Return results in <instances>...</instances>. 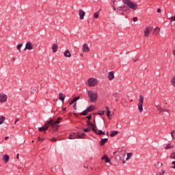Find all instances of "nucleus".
<instances>
[{"label": "nucleus", "instance_id": "obj_15", "mask_svg": "<svg viewBox=\"0 0 175 175\" xmlns=\"http://www.w3.org/2000/svg\"><path fill=\"white\" fill-rule=\"evenodd\" d=\"M107 142H109V139L107 138H104V139H102L100 141V146H105V144H106V143H107Z\"/></svg>", "mask_w": 175, "mask_h": 175}, {"label": "nucleus", "instance_id": "obj_51", "mask_svg": "<svg viewBox=\"0 0 175 175\" xmlns=\"http://www.w3.org/2000/svg\"><path fill=\"white\" fill-rule=\"evenodd\" d=\"M172 165H174V166L172 167L173 169H175V161L172 163Z\"/></svg>", "mask_w": 175, "mask_h": 175}, {"label": "nucleus", "instance_id": "obj_31", "mask_svg": "<svg viewBox=\"0 0 175 175\" xmlns=\"http://www.w3.org/2000/svg\"><path fill=\"white\" fill-rule=\"evenodd\" d=\"M5 116H0V125H2L3 124V121H5Z\"/></svg>", "mask_w": 175, "mask_h": 175}, {"label": "nucleus", "instance_id": "obj_36", "mask_svg": "<svg viewBox=\"0 0 175 175\" xmlns=\"http://www.w3.org/2000/svg\"><path fill=\"white\" fill-rule=\"evenodd\" d=\"M165 171L163 170H161V172H157V175H164Z\"/></svg>", "mask_w": 175, "mask_h": 175}, {"label": "nucleus", "instance_id": "obj_18", "mask_svg": "<svg viewBox=\"0 0 175 175\" xmlns=\"http://www.w3.org/2000/svg\"><path fill=\"white\" fill-rule=\"evenodd\" d=\"M52 50L53 53H57V51H58V45L57 44H53L52 45Z\"/></svg>", "mask_w": 175, "mask_h": 175}, {"label": "nucleus", "instance_id": "obj_44", "mask_svg": "<svg viewBox=\"0 0 175 175\" xmlns=\"http://www.w3.org/2000/svg\"><path fill=\"white\" fill-rule=\"evenodd\" d=\"M77 103H76L74 104V105H73L74 110H77Z\"/></svg>", "mask_w": 175, "mask_h": 175}, {"label": "nucleus", "instance_id": "obj_40", "mask_svg": "<svg viewBox=\"0 0 175 175\" xmlns=\"http://www.w3.org/2000/svg\"><path fill=\"white\" fill-rule=\"evenodd\" d=\"M97 114L98 115V116H103V114H105V111H100V112L99 113H97Z\"/></svg>", "mask_w": 175, "mask_h": 175}, {"label": "nucleus", "instance_id": "obj_45", "mask_svg": "<svg viewBox=\"0 0 175 175\" xmlns=\"http://www.w3.org/2000/svg\"><path fill=\"white\" fill-rule=\"evenodd\" d=\"M168 20H171V21H175V15L170 18Z\"/></svg>", "mask_w": 175, "mask_h": 175}, {"label": "nucleus", "instance_id": "obj_27", "mask_svg": "<svg viewBox=\"0 0 175 175\" xmlns=\"http://www.w3.org/2000/svg\"><path fill=\"white\" fill-rule=\"evenodd\" d=\"M171 148H174V146H172L171 144H168L165 148V150H170Z\"/></svg>", "mask_w": 175, "mask_h": 175}, {"label": "nucleus", "instance_id": "obj_39", "mask_svg": "<svg viewBox=\"0 0 175 175\" xmlns=\"http://www.w3.org/2000/svg\"><path fill=\"white\" fill-rule=\"evenodd\" d=\"M131 157H132V153H131V152L128 153V154H127L126 161H128V159H131Z\"/></svg>", "mask_w": 175, "mask_h": 175}, {"label": "nucleus", "instance_id": "obj_55", "mask_svg": "<svg viewBox=\"0 0 175 175\" xmlns=\"http://www.w3.org/2000/svg\"><path fill=\"white\" fill-rule=\"evenodd\" d=\"M139 59H133V62H137V61Z\"/></svg>", "mask_w": 175, "mask_h": 175}, {"label": "nucleus", "instance_id": "obj_6", "mask_svg": "<svg viewBox=\"0 0 175 175\" xmlns=\"http://www.w3.org/2000/svg\"><path fill=\"white\" fill-rule=\"evenodd\" d=\"M49 126H50V124H49V121H47V123H45L42 127H40L38 129V131L40 132H46V131L49 129Z\"/></svg>", "mask_w": 175, "mask_h": 175}, {"label": "nucleus", "instance_id": "obj_16", "mask_svg": "<svg viewBox=\"0 0 175 175\" xmlns=\"http://www.w3.org/2000/svg\"><path fill=\"white\" fill-rule=\"evenodd\" d=\"M66 96L63 93H59V99L62 100V102H64L65 100V98Z\"/></svg>", "mask_w": 175, "mask_h": 175}, {"label": "nucleus", "instance_id": "obj_26", "mask_svg": "<svg viewBox=\"0 0 175 175\" xmlns=\"http://www.w3.org/2000/svg\"><path fill=\"white\" fill-rule=\"evenodd\" d=\"M116 135H118V131H111L110 137H114V136H116Z\"/></svg>", "mask_w": 175, "mask_h": 175}, {"label": "nucleus", "instance_id": "obj_30", "mask_svg": "<svg viewBox=\"0 0 175 175\" xmlns=\"http://www.w3.org/2000/svg\"><path fill=\"white\" fill-rule=\"evenodd\" d=\"M106 110H107V116L108 118H110V109H109V107H106Z\"/></svg>", "mask_w": 175, "mask_h": 175}, {"label": "nucleus", "instance_id": "obj_23", "mask_svg": "<svg viewBox=\"0 0 175 175\" xmlns=\"http://www.w3.org/2000/svg\"><path fill=\"white\" fill-rule=\"evenodd\" d=\"M144 36L147 37L148 36V33H150V29L148 28V27H146L145 30L144 31Z\"/></svg>", "mask_w": 175, "mask_h": 175}, {"label": "nucleus", "instance_id": "obj_33", "mask_svg": "<svg viewBox=\"0 0 175 175\" xmlns=\"http://www.w3.org/2000/svg\"><path fill=\"white\" fill-rule=\"evenodd\" d=\"M171 83L174 87H175V77H172L171 79Z\"/></svg>", "mask_w": 175, "mask_h": 175}, {"label": "nucleus", "instance_id": "obj_7", "mask_svg": "<svg viewBox=\"0 0 175 175\" xmlns=\"http://www.w3.org/2000/svg\"><path fill=\"white\" fill-rule=\"evenodd\" d=\"M33 45H32V43L31 42H27L26 43L25 50H33Z\"/></svg>", "mask_w": 175, "mask_h": 175}, {"label": "nucleus", "instance_id": "obj_5", "mask_svg": "<svg viewBox=\"0 0 175 175\" xmlns=\"http://www.w3.org/2000/svg\"><path fill=\"white\" fill-rule=\"evenodd\" d=\"M98 83L96 79L90 78L88 79V85L89 87H95L96 85V83Z\"/></svg>", "mask_w": 175, "mask_h": 175}, {"label": "nucleus", "instance_id": "obj_46", "mask_svg": "<svg viewBox=\"0 0 175 175\" xmlns=\"http://www.w3.org/2000/svg\"><path fill=\"white\" fill-rule=\"evenodd\" d=\"M85 118H88V120H89V121H90L92 118V116L90 114V115L86 116Z\"/></svg>", "mask_w": 175, "mask_h": 175}, {"label": "nucleus", "instance_id": "obj_3", "mask_svg": "<svg viewBox=\"0 0 175 175\" xmlns=\"http://www.w3.org/2000/svg\"><path fill=\"white\" fill-rule=\"evenodd\" d=\"M88 96L90 99V102H92V103H95V102H96V100H98V93L92 91V90H89L88 92Z\"/></svg>", "mask_w": 175, "mask_h": 175}, {"label": "nucleus", "instance_id": "obj_2", "mask_svg": "<svg viewBox=\"0 0 175 175\" xmlns=\"http://www.w3.org/2000/svg\"><path fill=\"white\" fill-rule=\"evenodd\" d=\"M123 3L126 5L129 8L132 9L133 10H137L139 9V5H137V3H133L131 0H122Z\"/></svg>", "mask_w": 175, "mask_h": 175}, {"label": "nucleus", "instance_id": "obj_63", "mask_svg": "<svg viewBox=\"0 0 175 175\" xmlns=\"http://www.w3.org/2000/svg\"><path fill=\"white\" fill-rule=\"evenodd\" d=\"M106 135H107V136H108L109 135V132H107Z\"/></svg>", "mask_w": 175, "mask_h": 175}, {"label": "nucleus", "instance_id": "obj_50", "mask_svg": "<svg viewBox=\"0 0 175 175\" xmlns=\"http://www.w3.org/2000/svg\"><path fill=\"white\" fill-rule=\"evenodd\" d=\"M51 142H57V138L53 137L51 139Z\"/></svg>", "mask_w": 175, "mask_h": 175}, {"label": "nucleus", "instance_id": "obj_11", "mask_svg": "<svg viewBox=\"0 0 175 175\" xmlns=\"http://www.w3.org/2000/svg\"><path fill=\"white\" fill-rule=\"evenodd\" d=\"M87 125L88 126H90V128H92V130L93 132H94V133H96V129H95L94 125L92 124V122H87Z\"/></svg>", "mask_w": 175, "mask_h": 175}, {"label": "nucleus", "instance_id": "obj_42", "mask_svg": "<svg viewBox=\"0 0 175 175\" xmlns=\"http://www.w3.org/2000/svg\"><path fill=\"white\" fill-rule=\"evenodd\" d=\"M79 99H80V96H75L73 100L75 101V102H77V100H79Z\"/></svg>", "mask_w": 175, "mask_h": 175}, {"label": "nucleus", "instance_id": "obj_57", "mask_svg": "<svg viewBox=\"0 0 175 175\" xmlns=\"http://www.w3.org/2000/svg\"><path fill=\"white\" fill-rule=\"evenodd\" d=\"M165 111H167V113H169V111H170V109H165Z\"/></svg>", "mask_w": 175, "mask_h": 175}, {"label": "nucleus", "instance_id": "obj_35", "mask_svg": "<svg viewBox=\"0 0 175 175\" xmlns=\"http://www.w3.org/2000/svg\"><path fill=\"white\" fill-rule=\"evenodd\" d=\"M35 92H36V88L33 87L31 88V94H35Z\"/></svg>", "mask_w": 175, "mask_h": 175}, {"label": "nucleus", "instance_id": "obj_37", "mask_svg": "<svg viewBox=\"0 0 175 175\" xmlns=\"http://www.w3.org/2000/svg\"><path fill=\"white\" fill-rule=\"evenodd\" d=\"M98 13H99V11L94 13V18H98L99 17V14Z\"/></svg>", "mask_w": 175, "mask_h": 175}, {"label": "nucleus", "instance_id": "obj_12", "mask_svg": "<svg viewBox=\"0 0 175 175\" xmlns=\"http://www.w3.org/2000/svg\"><path fill=\"white\" fill-rule=\"evenodd\" d=\"M87 125L88 126H90V128H92V130L93 132H94V133H96V129H95L94 125L92 124V122H87Z\"/></svg>", "mask_w": 175, "mask_h": 175}, {"label": "nucleus", "instance_id": "obj_53", "mask_svg": "<svg viewBox=\"0 0 175 175\" xmlns=\"http://www.w3.org/2000/svg\"><path fill=\"white\" fill-rule=\"evenodd\" d=\"M20 121V119H16L14 122V124H17Z\"/></svg>", "mask_w": 175, "mask_h": 175}, {"label": "nucleus", "instance_id": "obj_20", "mask_svg": "<svg viewBox=\"0 0 175 175\" xmlns=\"http://www.w3.org/2000/svg\"><path fill=\"white\" fill-rule=\"evenodd\" d=\"M68 139H69L70 140H73L74 139H77V134H75V133H73V134H70V135H68Z\"/></svg>", "mask_w": 175, "mask_h": 175}, {"label": "nucleus", "instance_id": "obj_38", "mask_svg": "<svg viewBox=\"0 0 175 175\" xmlns=\"http://www.w3.org/2000/svg\"><path fill=\"white\" fill-rule=\"evenodd\" d=\"M21 47H23L22 43L17 45V49L19 51H21Z\"/></svg>", "mask_w": 175, "mask_h": 175}, {"label": "nucleus", "instance_id": "obj_49", "mask_svg": "<svg viewBox=\"0 0 175 175\" xmlns=\"http://www.w3.org/2000/svg\"><path fill=\"white\" fill-rule=\"evenodd\" d=\"M137 20H138V18H137V17H134V18H133V21H134V22L137 21Z\"/></svg>", "mask_w": 175, "mask_h": 175}, {"label": "nucleus", "instance_id": "obj_13", "mask_svg": "<svg viewBox=\"0 0 175 175\" xmlns=\"http://www.w3.org/2000/svg\"><path fill=\"white\" fill-rule=\"evenodd\" d=\"M122 12L129 14V12H131V9H129V7L124 5L123 7H122Z\"/></svg>", "mask_w": 175, "mask_h": 175}, {"label": "nucleus", "instance_id": "obj_60", "mask_svg": "<svg viewBox=\"0 0 175 175\" xmlns=\"http://www.w3.org/2000/svg\"><path fill=\"white\" fill-rule=\"evenodd\" d=\"M173 55H175V49L173 51Z\"/></svg>", "mask_w": 175, "mask_h": 175}, {"label": "nucleus", "instance_id": "obj_28", "mask_svg": "<svg viewBox=\"0 0 175 175\" xmlns=\"http://www.w3.org/2000/svg\"><path fill=\"white\" fill-rule=\"evenodd\" d=\"M157 109L158 110V111H159V113H162V111H165V110L164 109H163L162 107H161V106L157 105Z\"/></svg>", "mask_w": 175, "mask_h": 175}, {"label": "nucleus", "instance_id": "obj_41", "mask_svg": "<svg viewBox=\"0 0 175 175\" xmlns=\"http://www.w3.org/2000/svg\"><path fill=\"white\" fill-rule=\"evenodd\" d=\"M171 135L172 139H174L175 140V133L174 131L171 132Z\"/></svg>", "mask_w": 175, "mask_h": 175}, {"label": "nucleus", "instance_id": "obj_62", "mask_svg": "<svg viewBox=\"0 0 175 175\" xmlns=\"http://www.w3.org/2000/svg\"><path fill=\"white\" fill-rule=\"evenodd\" d=\"M64 111H65V110H66V108H63Z\"/></svg>", "mask_w": 175, "mask_h": 175}, {"label": "nucleus", "instance_id": "obj_32", "mask_svg": "<svg viewBox=\"0 0 175 175\" xmlns=\"http://www.w3.org/2000/svg\"><path fill=\"white\" fill-rule=\"evenodd\" d=\"M87 114H88V111H87V109H85L80 113V116H87Z\"/></svg>", "mask_w": 175, "mask_h": 175}, {"label": "nucleus", "instance_id": "obj_14", "mask_svg": "<svg viewBox=\"0 0 175 175\" xmlns=\"http://www.w3.org/2000/svg\"><path fill=\"white\" fill-rule=\"evenodd\" d=\"M86 135L84 133H78V134H77V139H84V137H85Z\"/></svg>", "mask_w": 175, "mask_h": 175}, {"label": "nucleus", "instance_id": "obj_29", "mask_svg": "<svg viewBox=\"0 0 175 175\" xmlns=\"http://www.w3.org/2000/svg\"><path fill=\"white\" fill-rule=\"evenodd\" d=\"M96 135H98L99 136H102V135H106V133L102 131V130H99L98 133V131H96V133H95Z\"/></svg>", "mask_w": 175, "mask_h": 175}, {"label": "nucleus", "instance_id": "obj_25", "mask_svg": "<svg viewBox=\"0 0 175 175\" xmlns=\"http://www.w3.org/2000/svg\"><path fill=\"white\" fill-rule=\"evenodd\" d=\"M113 96L115 98L116 102H118V100H120V96H118V93L113 94Z\"/></svg>", "mask_w": 175, "mask_h": 175}, {"label": "nucleus", "instance_id": "obj_59", "mask_svg": "<svg viewBox=\"0 0 175 175\" xmlns=\"http://www.w3.org/2000/svg\"><path fill=\"white\" fill-rule=\"evenodd\" d=\"M8 139H9V137H5V140H8Z\"/></svg>", "mask_w": 175, "mask_h": 175}, {"label": "nucleus", "instance_id": "obj_58", "mask_svg": "<svg viewBox=\"0 0 175 175\" xmlns=\"http://www.w3.org/2000/svg\"><path fill=\"white\" fill-rule=\"evenodd\" d=\"M20 154H16V159H18V157H19Z\"/></svg>", "mask_w": 175, "mask_h": 175}, {"label": "nucleus", "instance_id": "obj_21", "mask_svg": "<svg viewBox=\"0 0 175 175\" xmlns=\"http://www.w3.org/2000/svg\"><path fill=\"white\" fill-rule=\"evenodd\" d=\"M108 78L109 80H113L114 79V72L111 71L108 73Z\"/></svg>", "mask_w": 175, "mask_h": 175}, {"label": "nucleus", "instance_id": "obj_17", "mask_svg": "<svg viewBox=\"0 0 175 175\" xmlns=\"http://www.w3.org/2000/svg\"><path fill=\"white\" fill-rule=\"evenodd\" d=\"M9 159H10L9 155L5 154L3 156V161H4V163H8Z\"/></svg>", "mask_w": 175, "mask_h": 175}, {"label": "nucleus", "instance_id": "obj_43", "mask_svg": "<svg viewBox=\"0 0 175 175\" xmlns=\"http://www.w3.org/2000/svg\"><path fill=\"white\" fill-rule=\"evenodd\" d=\"M38 142H44V139L40 138V137H38Z\"/></svg>", "mask_w": 175, "mask_h": 175}, {"label": "nucleus", "instance_id": "obj_54", "mask_svg": "<svg viewBox=\"0 0 175 175\" xmlns=\"http://www.w3.org/2000/svg\"><path fill=\"white\" fill-rule=\"evenodd\" d=\"M157 13H161V9L160 8L157 9Z\"/></svg>", "mask_w": 175, "mask_h": 175}, {"label": "nucleus", "instance_id": "obj_4", "mask_svg": "<svg viewBox=\"0 0 175 175\" xmlns=\"http://www.w3.org/2000/svg\"><path fill=\"white\" fill-rule=\"evenodd\" d=\"M144 103V97L142 95L139 96V100L138 103L139 111L142 113L143 111V103Z\"/></svg>", "mask_w": 175, "mask_h": 175}, {"label": "nucleus", "instance_id": "obj_52", "mask_svg": "<svg viewBox=\"0 0 175 175\" xmlns=\"http://www.w3.org/2000/svg\"><path fill=\"white\" fill-rule=\"evenodd\" d=\"M118 10H122V7H121V6H119V7H118Z\"/></svg>", "mask_w": 175, "mask_h": 175}, {"label": "nucleus", "instance_id": "obj_9", "mask_svg": "<svg viewBox=\"0 0 175 175\" xmlns=\"http://www.w3.org/2000/svg\"><path fill=\"white\" fill-rule=\"evenodd\" d=\"M79 18L81 20H84V16H85V12H84L82 9L79 11Z\"/></svg>", "mask_w": 175, "mask_h": 175}, {"label": "nucleus", "instance_id": "obj_61", "mask_svg": "<svg viewBox=\"0 0 175 175\" xmlns=\"http://www.w3.org/2000/svg\"><path fill=\"white\" fill-rule=\"evenodd\" d=\"M74 116H75L76 117H77V113H74Z\"/></svg>", "mask_w": 175, "mask_h": 175}, {"label": "nucleus", "instance_id": "obj_48", "mask_svg": "<svg viewBox=\"0 0 175 175\" xmlns=\"http://www.w3.org/2000/svg\"><path fill=\"white\" fill-rule=\"evenodd\" d=\"M75 102H76L74 99H72L70 102V106H72V105H73V103H75Z\"/></svg>", "mask_w": 175, "mask_h": 175}, {"label": "nucleus", "instance_id": "obj_22", "mask_svg": "<svg viewBox=\"0 0 175 175\" xmlns=\"http://www.w3.org/2000/svg\"><path fill=\"white\" fill-rule=\"evenodd\" d=\"M64 57H66L68 58L72 57V54H70V52L68 49L66 50V51L64 53Z\"/></svg>", "mask_w": 175, "mask_h": 175}, {"label": "nucleus", "instance_id": "obj_56", "mask_svg": "<svg viewBox=\"0 0 175 175\" xmlns=\"http://www.w3.org/2000/svg\"><path fill=\"white\" fill-rule=\"evenodd\" d=\"M155 166H156V167H158V166H159V163H157L155 164Z\"/></svg>", "mask_w": 175, "mask_h": 175}, {"label": "nucleus", "instance_id": "obj_24", "mask_svg": "<svg viewBox=\"0 0 175 175\" xmlns=\"http://www.w3.org/2000/svg\"><path fill=\"white\" fill-rule=\"evenodd\" d=\"M86 111L88 113H91V111H94V105H90L86 109Z\"/></svg>", "mask_w": 175, "mask_h": 175}, {"label": "nucleus", "instance_id": "obj_47", "mask_svg": "<svg viewBox=\"0 0 175 175\" xmlns=\"http://www.w3.org/2000/svg\"><path fill=\"white\" fill-rule=\"evenodd\" d=\"M90 129H83V132H85V133L90 132Z\"/></svg>", "mask_w": 175, "mask_h": 175}, {"label": "nucleus", "instance_id": "obj_34", "mask_svg": "<svg viewBox=\"0 0 175 175\" xmlns=\"http://www.w3.org/2000/svg\"><path fill=\"white\" fill-rule=\"evenodd\" d=\"M170 157V159H175V152H172Z\"/></svg>", "mask_w": 175, "mask_h": 175}, {"label": "nucleus", "instance_id": "obj_8", "mask_svg": "<svg viewBox=\"0 0 175 175\" xmlns=\"http://www.w3.org/2000/svg\"><path fill=\"white\" fill-rule=\"evenodd\" d=\"M8 100V96L6 94H0V102L3 103V102H6Z\"/></svg>", "mask_w": 175, "mask_h": 175}, {"label": "nucleus", "instance_id": "obj_10", "mask_svg": "<svg viewBox=\"0 0 175 175\" xmlns=\"http://www.w3.org/2000/svg\"><path fill=\"white\" fill-rule=\"evenodd\" d=\"M82 50L83 53H90V48L87 44H84L82 46Z\"/></svg>", "mask_w": 175, "mask_h": 175}, {"label": "nucleus", "instance_id": "obj_1", "mask_svg": "<svg viewBox=\"0 0 175 175\" xmlns=\"http://www.w3.org/2000/svg\"><path fill=\"white\" fill-rule=\"evenodd\" d=\"M61 120H62V118H58L56 121H54L53 119H50L49 121H48L49 125H51L52 128V132H57L58 131V125L57 124H59L61 122Z\"/></svg>", "mask_w": 175, "mask_h": 175}, {"label": "nucleus", "instance_id": "obj_64", "mask_svg": "<svg viewBox=\"0 0 175 175\" xmlns=\"http://www.w3.org/2000/svg\"><path fill=\"white\" fill-rule=\"evenodd\" d=\"M13 61H16V58L13 57Z\"/></svg>", "mask_w": 175, "mask_h": 175}, {"label": "nucleus", "instance_id": "obj_19", "mask_svg": "<svg viewBox=\"0 0 175 175\" xmlns=\"http://www.w3.org/2000/svg\"><path fill=\"white\" fill-rule=\"evenodd\" d=\"M101 159L103 161H105L106 162V163H109V162H110V159H109V157H107V155L105 154Z\"/></svg>", "mask_w": 175, "mask_h": 175}]
</instances>
